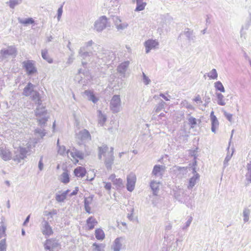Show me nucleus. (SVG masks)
<instances>
[{"label": "nucleus", "instance_id": "1", "mask_svg": "<svg viewBox=\"0 0 251 251\" xmlns=\"http://www.w3.org/2000/svg\"><path fill=\"white\" fill-rule=\"evenodd\" d=\"M100 46L95 44L92 40L85 42L80 47L78 51V55L84 60H88L91 62H96L100 55H98Z\"/></svg>", "mask_w": 251, "mask_h": 251}, {"label": "nucleus", "instance_id": "2", "mask_svg": "<svg viewBox=\"0 0 251 251\" xmlns=\"http://www.w3.org/2000/svg\"><path fill=\"white\" fill-rule=\"evenodd\" d=\"M174 196L175 198L179 201L185 203L188 207L193 208L192 204V200L187 195L185 191L183 189L178 188L175 191Z\"/></svg>", "mask_w": 251, "mask_h": 251}, {"label": "nucleus", "instance_id": "3", "mask_svg": "<svg viewBox=\"0 0 251 251\" xmlns=\"http://www.w3.org/2000/svg\"><path fill=\"white\" fill-rule=\"evenodd\" d=\"M98 55H100V56L97 61L95 62V63L100 62V59L102 60L103 62L107 63L110 61H113L115 58V55L113 51L100 48L98 50Z\"/></svg>", "mask_w": 251, "mask_h": 251}, {"label": "nucleus", "instance_id": "4", "mask_svg": "<svg viewBox=\"0 0 251 251\" xmlns=\"http://www.w3.org/2000/svg\"><path fill=\"white\" fill-rule=\"evenodd\" d=\"M45 251H59L60 245L58 241L54 238L47 239L44 243Z\"/></svg>", "mask_w": 251, "mask_h": 251}, {"label": "nucleus", "instance_id": "5", "mask_svg": "<svg viewBox=\"0 0 251 251\" xmlns=\"http://www.w3.org/2000/svg\"><path fill=\"white\" fill-rule=\"evenodd\" d=\"M17 50L15 47L10 46L6 49H2L0 52V61L7 59L10 56L16 55Z\"/></svg>", "mask_w": 251, "mask_h": 251}, {"label": "nucleus", "instance_id": "6", "mask_svg": "<svg viewBox=\"0 0 251 251\" xmlns=\"http://www.w3.org/2000/svg\"><path fill=\"white\" fill-rule=\"evenodd\" d=\"M121 106V100L120 95H115L112 98L110 108L113 113H118L120 111Z\"/></svg>", "mask_w": 251, "mask_h": 251}, {"label": "nucleus", "instance_id": "7", "mask_svg": "<svg viewBox=\"0 0 251 251\" xmlns=\"http://www.w3.org/2000/svg\"><path fill=\"white\" fill-rule=\"evenodd\" d=\"M22 64L27 75H31L37 73V70L34 61L28 60L24 61Z\"/></svg>", "mask_w": 251, "mask_h": 251}, {"label": "nucleus", "instance_id": "8", "mask_svg": "<svg viewBox=\"0 0 251 251\" xmlns=\"http://www.w3.org/2000/svg\"><path fill=\"white\" fill-rule=\"evenodd\" d=\"M83 156V153L75 148L72 149L70 151L68 152V157L71 158L75 164L78 163V159H82Z\"/></svg>", "mask_w": 251, "mask_h": 251}, {"label": "nucleus", "instance_id": "9", "mask_svg": "<svg viewBox=\"0 0 251 251\" xmlns=\"http://www.w3.org/2000/svg\"><path fill=\"white\" fill-rule=\"evenodd\" d=\"M107 24V19L105 16L100 17L95 23V29L98 32L102 31L106 28Z\"/></svg>", "mask_w": 251, "mask_h": 251}, {"label": "nucleus", "instance_id": "10", "mask_svg": "<svg viewBox=\"0 0 251 251\" xmlns=\"http://www.w3.org/2000/svg\"><path fill=\"white\" fill-rule=\"evenodd\" d=\"M114 148L111 147L110 151L105 154L104 159V164L106 168L108 170H110L112 168V166L113 164L114 160Z\"/></svg>", "mask_w": 251, "mask_h": 251}, {"label": "nucleus", "instance_id": "11", "mask_svg": "<svg viewBox=\"0 0 251 251\" xmlns=\"http://www.w3.org/2000/svg\"><path fill=\"white\" fill-rule=\"evenodd\" d=\"M126 179L127 190L129 192H132L135 188V185L136 181V175L133 173H130L127 176Z\"/></svg>", "mask_w": 251, "mask_h": 251}, {"label": "nucleus", "instance_id": "12", "mask_svg": "<svg viewBox=\"0 0 251 251\" xmlns=\"http://www.w3.org/2000/svg\"><path fill=\"white\" fill-rule=\"evenodd\" d=\"M146 48V52L149 53L151 50L158 48L159 42L156 40L149 39L144 43Z\"/></svg>", "mask_w": 251, "mask_h": 251}, {"label": "nucleus", "instance_id": "13", "mask_svg": "<svg viewBox=\"0 0 251 251\" xmlns=\"http://www.w3.org/2000/svg\"><path fill=\"white\" fill-rule=\"evenodd\" d=\"M125 241L123 237H120L116 238L112 245L111 249L113 251H120L122 248L123 244Z\"/></svg>", "mask_w": 251, "mask_h": 251}, {"label": "nucleus", "instance_id": "14", "mask_svg": "<svg viewBox=\"0 0 251 251\" xmlns=\"http://www.w3.org/2000/svg\"><path fill=\"white\" fill-rule=\"evenodd\" d=\"M0 157L4 161H8L11 159L12 153L6 147H0Z\"/></svg>", "mask_w": 251, "mask_h": 251}, {"label": "nucleus", "instance_id": "15", "mask_svg": "<svg viewBox=\"0 0 251 251\" xmlns=\"http://www.w3.org/2000/svg\"><path fill=\"white\" fill-rule=\"evenodd\" d=\"M171 172L179 177H181L182 176L186 174L187 168L181 167L178 166H175L171 168Z\"/></svg>", "mask_w": 251, "mask_h": 251}, {"label": "nucleus", "instance_id": "16", "mask_svg": "<svg viewBox=\"0 0 251 251\" xmlns=\"http://www.w3.org/2000/svg\"><path fill=\"white\" fill-rule=\"evenodd\" d=\"M166 170V167L163 165H155L153 167L152 175L155 176L161 177Z\"/></svg>", "mask_w": 251, "mask_h": 251}, {"label": "nucleus", "instance_id": "17", "mask_svg": "<svg viewBox=\"0 0 251 251\" xmlns=\"http://www.w3.org/2000/svg\"><path fill=\"white\" fill-rule=\"evenodd\" d=\"M129 61H126L121 63L117 68L118 72L122 77H125L126 72L129 66Z\"/></svg>", "mask_w": 251, "mask_h": 251}, {"label": "nucleus", "instance_id": "18", "mask_svg": "<svg viewBox=\"0 0 251 251\" xmlns=\"http://www.w3.org/2000/svg\"><path fill=\"white\" fill-rule=\"evenodd\" d=\"M77 138L82 141H89L91 140V135L89 132L86 129L80 131L76 134Z\"/></svg>", "mask_w": 251, "mask_h": 251}, {"label": "nucleus", "instance_id": "19", "mask_svg": "<svg viewBox=\"0 0 251 251\" xmlns=\"http://www.w3.org/2000/svg\"><path fill=\"white\" fill-rule=\"evenodd\" d=\"M42 233L44 235L50 236L53 233V231L51 227L49 225V223L46 221H44L42 222Z\"/></svg>", "mask_w": 251, "mask_h": 251}, {"label": "nucleus", "instance_id": "20", "mask_svg": "<svg viewBox=\"0 0 251 251\" xmlns=\"http://www.w3.org/2000/svg\"><path fill=\"white\" fill-rule=\"evenodd\" d=\"M35 85L30 82H28L27 85L24 88L22 93L23 95L28 97L33 94L35 91H34Z\"/></svg>", "mask_w": 251, "mask_h": 251}, {"label": "nucleus", "instance_id": "21", "mask_svg": "<svg viewBox=\"0 0 251 251\" xmlns=\"http://www.w3.org/2000/svg\"><path fill=\"white\" fill-rule=\"evenodd\" d=\"M97 224L98 221L93 216L90 217L86 220V225L89 230L93 229Z\"/></svg>", "mask_w": 251, "mask_h": 251}, {"label": "nucleus", "instance_id": "22", "mask_svg": "<svg viewBox=\"0 0 251 251\" xmlns=\"http://www.w3.org/2000/svg\"><path fill=\"white\" fill-rule=\"evenodd\" d=\"M85 169L83 167H77L74 170V174L76 177H83L86 174Z\"/></svg>", "mask_w": 251, "mask_h": 251}, {"label": "nucleus", "instance_id": "23", "mask_svg": "<svg viewBox=\"0 0 251 251\" xmlns=\"http://www.w3.org/2000/svg\"><path fill=\"white\" fill-rule=\"evenodd\" d=\"M136 3V7L135 9V11H140L144 10L147 3L145 2H143V0H135Z\"/></svg>", "mask_w": 251, "mask_h": 251}, {"label": "nucleus", "instance_id": "24", "mask_svg": "<svg viewBox=\"0 0 251 251\" xmlns=\"http://www.w3.org/2000/svg\"><path fill=\"white\" fill-rule=\"evenodd\" d=\"M108 147L106 145H103L101 147H99V158L101 159L102 155L105 156L107 152H108Z\"/></svg>", "mask_w": 251, "mask_h": 251}, {"label": "nucleus", "instance_id": "25", "mask_svg": "<svg viewBox=\"0 0 251 251\" xmlns=\"http://www.w3.org/2000/svg\"><path fill=\"white\" fill-rule=\"evenodd\" d=\"M200 176L198 174H196L193 177H192L189 181V185L188 188L189 189H192L193 187L195 185L197 180H199Z\"/></svg>", "mask_w": 251, "mask_h": 251}, {"label": "nucleus", "instance_id": "26", "mask_svg": "<svg viewBox=\"0 0 251 251\" xmlns=\"http://www.w3.org/2000/svg\"><path fill=\"white\" fill-rule=\"evenodd\" d=\"M69 191V190H67L62 193L61 194H57L55 196L56 201L59 202H63L66 199L67 195Z\"/></svg>", "mask_w": 251, "mask_h": 251}, {"label": "nucleus", "instance_id": "27", "mask_svg": "<svg viewBox=\"0 0 251 251\" xmlns=\"http://www.w3.org/2000/svg\"><path fill=\"white\" fill-rule=\"evenodd\" d=\"M84 94L87 97L89 100L92 101L93 103H96L98 101V99L94 95L93 93L91 91L86 90Z\"/></svg>", "mask_w": 251, "mask_h": 251}, {"label": "nucleus", "instance_id": "28", "mask_svg": "<svg viewBox=\"0 0 251 251\" xmlns=\"http://www.w3.org/2000/svg\"><path fill=\"white\" fill-rule=\"evenodd\" d=\"M31 99L37 105L40 106L42 104V100L38 92L35 91L31 96Z\"/></svg>", "mask_w": 251, "mask_h": 251}, {"label": "nucleus", "instance_id": "29", "mask_svg": "<svg viewBox=\"0 0 251 251\" xmlns=\"http://www.w3.org/2000/svg\"><path fill=\"white\" fill-rule=\"evenodd\" d=\"M57 146L58 147V153L61 155H65L67 154L68 155V152L70 151V150L66 151V148L64 146H60L59 145V139L57 140Z\"/></svg>", "mask_w": 251, "mask_h": 251}, {"label": "nucleus", "instance_id": "30", "mask_svg": "<svg viewBox=\"0 0 251 251\" xmlns=\"http://www.w3.org/2000/svg\"><path fill=\"white\" fill-rule=\"evenodd\" d=\"M95 237L99 240H102L105 238V234L103 230L101 228H98L95 230Z\"/></svg>", "mask_w": 251, "mask_h": 251}, {"label": "nucleus", "instance_id": "31", "mask_svg": "<svg viewBox=\"0 0 251 251\" xmlns=\"http://www.w3.org/2000/svg\"><path fill=\"white\" fill-rule=\"evenodd\" d=\"M183 34L187 38V39L189 42H191V41H194L195 36L193 35V30H190V29L188 28H186L183 32Z\"/></svg>", "mask_w": 251, "mask_h": 251}, {"label": "nucleus", "instance_id": "32", "mask_svg": "<svg viewBox=\"0 0 251 251\" xmlns=\"http://www.w3.org/2000/svg\"><path fill=\"white\" fill-rule=\"evenodd\" d=\"M18 21L19 23L23 24L25 25L32 24L34 23V20L32 18H28L25 19H23L20 17L18 18Z\"/></svg>", "mask_w": 251, "mask_h": 251}, {"label": "nucleus", "instance_id": "33", "mask_svg": "<svg viewBox=\"0 0 251 251\" xmlns=\"http://www.w3.org/2000/svg\"><path fill=\"white\" fill-rule=\"evenodd\" d=\"M45 112V107L42 105V104L40 106L38 105L35 110V115L36 116L41 117L44 115Z\"/></svg>", "mask_w": 251, "mask_h": 251}, {"label": "nucleus", "instance_id": "34", "mask_svg": "<svg viewBox=\"0 0 251 251\" xmlns=\"http://www.w3.org/2000/svg\"><path fill=\"white\" fill-rule=\"evenodd\" d=\"M23 0H9V1L6 2L10 8L14 9L16 6L22 3Z\"/></svg>", "mask_w": 251, "mask_h": 251}, {"label": "nucleus", "instance_id": "35", "mask_svg": "<svg viewBox=\"0 0 251 251\" xmlns=\"http://www.w3.org/2000/svg\"><path fill=\"white\" fill-rule=\"evenodd\" d=\"M247 172L246 175V179L249 183H251V161L247 165Z\"/></svg>", "mask_w": 251, "mask_h": 251}, {"label": "nucleus", "instance_id": "36", "mask_svg": "<svg viewBox=\"0 0 251 251\" xmlns=\"http://www.w3.org/2000/svg\"><path fill=\"white\" fill-rule=\"evenodd\" d=\"M216 96L217 98V103L219 105L221 106L226 105V102L225 101L224 96L221 93H216Z\"/></svg>", "mask_w": 251, "mask_h": 251}, {"label": "nucleus", "instance_id": "37", "mask_svg": "<svg viewBox=\"0 0 251 251\" xmlns=\"http://www.w3.org/2000/svg\"><path fill=\"white\" fill-rule=\"evenodd\" d=\"M187 120L188 121V124L190 126L191 128H194L197 124V119L191 116L190 114H189Z\"/></svg>", "mask_w": 251, "mask_h": 251}, {"label": "nucleus", "instance_id": "38", "mask_svg": "<svg viewBox=\"0 0 251 251\" xmlns=\"http://www.w3.org/2000/svg\"><path fill=\"white\" fill-rule=\"evenodd\" d=\"M60 180L62 182L66 184L70 181V177L68 173L67 172H64L60 176Z\"/></svg>", "mask_w": 251, "mask_h": 251}, {"label": "nucleus", "instance_id": "39", "mask_svg": "<svg viewBox=\"0 0 251 251\" xmlns=\"http://www.w3.org/2000/svg\"><path fill=\"white\" fill-rule=\"evenodd\" d=\"M42 57L45 60H46L47 62L50 63H51L52 62V59L50 57L48 53V50L46 49L42 50Z\"/></svg>", "mask_w": 251, "mask_h": 251}, {"label": "nucleus", "instance_id": "40", "mask_svg": "<svg viewBox=\"0 0 251 251\" xmlns=\"http://www.w3.org/2000/svg\"><path fill=\"white\" fill-rule=\"evenodd\" d=\"M250 213L251 211L249 208H245L244 209L243 211V215L244 217L243 220L245 223L248 222L249 220Z\"/></svg>", "mask_w": 251, "mask_h": 251}, {"label": "nucleus", "instance_id": "41", "mask_svg": "<svg viewBox=\"0 0 251 251\" xmlns=\"http://www.w3.org/2000/svg\"><path fill=\"white\" fill-rule=\"evenodd\" d=\"M99 124L101 126H103L106 120V117L100 111H99Z\"/></svg>", "mask_w": 251, "mask_h": 251}, {"label": "nucleus", "instance_id": "42", "mask_svg": "<svg viewBox=\"0 0 251 251\" xmlns=\"http://www.w3.org/2000/svg\"><path fill=\"white\" fill-rule=\"evenodd\" d=\"M211 130L213 132H216V129L218 126L219 122L216 117H214L213 119L211 120Z\"/></svg>", "mask_w": 251, "mask_h": 251}, {"label": "nucleus", "instance_id": "43", "mask_svg": "<svg viewBox=\"0 0 251 251\" xmlns=\"http://www.w3.org/2000/svg\"><path fill=\"white\" fill-rule=\"evenodd\" d=\"M165 104V102L163 101L162 100H161L160 102L158 103L154 107V111L155 113H158L164 108Z\"/></svg>", "mask_w": 251, "mask_h": 251}, {"label": "nucleus", "instance_id": "44", "mask_svg": "<svg viewBox=\"0 0 251 251\" xmlns=\"http://www.w3.org/2000/svg\"><path fill=\"white\" fill-rule=\"evenodd\" d=\"M93 251H102L104 248V245L102 244H97L95 243L92 245Z\"/></svg>", "mask_w": 251, "mask_h": 251}, {"label": "nucleus", "instance_id": "45", "mask_svg": "<svg viewBox=\"0 0 251 251\" xmlns=\"http://www.w3.org/2000/svg\"><path fill=\"white\" fill-rule=\"evenodd\" d=\"M214 87L216 90L220 91L221 92H225V88L220 81H217L214 83Z\"/></svg>", "mask_w": 251, "mask_h": 251}, {"label": "nucleus", "instance_id": "46", "mask_svg": "<svg viewBox=\"0 0 251 251\" xmlns=\"http://www.w3.org/2000/svg\"><path fill=\"white\" fill-rule=\"evenodd\" d=\"M150 186L151 189L153 191L154 194L156 195V193L158 190L159 183L153 181L151 183Z\"/></svg>", "mask_w": 251, "mask_h": 251}, {"label": "nucleus", "instance_id": "47", "mask_svg": "<svg viewBox=\"0 0 251 251\" xmlns=\"http://www.w3.org/2000/svg\"><path fill=\"white\" fill-rule=\"evenodd\" d=\"M208 76L212 79H217L218 74L215 69H213L207 75Z\"/></svg>", "mask_w": 251, "mask_h": 251}, {"label": "nucleus", "instance_id": "48", "mask_svg": "<svg viewBox=\"0 0 251 251\" xmlns=\"http://www.w3.org/2000/svg\"><path fill=\"white\" fill-rule=\"evenodd\" d=\"M1 226H0V238L5 236V230L6 226L4 224L2 221L1 222Z\"/></svg>", "mask_w": 251, "mask_h": 251}, {"label": "nucleus", "instance_id": "49", "mask_svg": "<svg viewBox=\"0 0 251 251\" xmlns=\"http://www.w3.org/2000/svg\"><path fill=\"white\" fill-rule=\"evenodd\" d=\"M113 184L117 188H122L124 187L123 180L120 178H117L116 180H114V181L113 182Z\"/></svg>", "mask_w": 251, "mask_h": 251}, {"label": "nucleus", "instance_id": "50", "mask_svg": "<svg viewBox=\"0 0 251 251\" xmlns=\"http://www.w3.org/2000/svg\"><path fill=\"white\" fill-rule=\"evenodd\" d=\"M28 152V150L25 148H20V154L21 155V158L24 159L26 157L27 153Z\"/></svg>", "mask_w": 251, "mask_h": 251}, {"label": "nucleus", "instance_id": "51", "mask_svg": "<svg viewBox=\"0 0 251 251\" xmlns=\"http://www.w3.org/2000/svg\"><path fill=\"white\" fill-rule=\"evenodd\" d=\"M233 152V151H232V153L230 154H229V153H227V154L226 155V157L225 160L224 161V168L226 167V166H227L228 162L230 160V159L232 156Z\"/></svg>", "mask_w": 251, "mask_h": 251}, {"label": "nucleus", "instance_id": "52", "mask_svg": "<svg viewBox=\"0 0 251 251\" xmlns=\"http://www.w3.org/2000/svg\"><path fill=\"white\" fill-rule=\"evenodd\" d=\"M6 245L5 239H2L0 241V251H6Z\"/></svg>", "mask_w": 251, "mask_h": 251}, {"label": "nucleus", "instance_id": "53", "mask_svg": "<svg viewBox=\"0 0 251 251\" xmlns=\"http://www.w3.org/2000/svg\"><path fill=\"white\" fill-rule=\"evenodd\" d=\"M128 25L127 23L126 22H125V23H121L119 24V25H117V27H116V28L118 30H124L128 26Z\"/></svg>", "mask_w": 251, "mask_h": 251}, {"label": "nucleus", "instance_id": "54", "mask_svg": "<svg viewBox=\"0 0 251 251\" xmlns=\"http://www.w3.org/2000/svg\"><path fill=\"white\" fill-rule=\"evenodd\" d=\"M193 218L192 217H189L187 222L185 223V225L182 227L183 230L186 229L192 223Z\"/></svg>", "mask_w": 251, "mask_h": 251}, {"label": "nucleus", "instance_id": "55", "mask_svg": "<svg viewBox=\"0 0 251 251\" xmlns=\"http://www.w3.org/2000/svg\"><path fill=\"white\" fill-rule=\"evenodd\" d=\"M93 199V196H90L87 198H86L84 200V205H90Z\"/></svg>", "mask_w": 251, "mask_h": 251}, {"label": "nucleus", "instance_id": "56", "mask_svg": "<svg viewBox=\"0 0 251 251\" xmlns=\"http://www.w3.org/2000/svg\"><path fill=\"white\" fill-rule=\"evenodd\" d=\"M179 241L178 239H176L175 243H172L171 246L169 248V250H171V249L173 248L171 251H177V247L178 245V242Z\"/></svg>", "mask_w": 251, "mask_h": 251}, {"label": "nucleus", "instance_id": "57", "mask_svg": "<svg viewBox=\"0 0 251 251\" xmlns=\"http://www.w3.org/2000/svg\"><path fill=\"white\" fill-rule=\"evenodd\" d=\"M224 115L225 117L227 119V120L230 122H232V114H230L226 112V111H224Z\"/></svg>", "mask_w": 251, "mask_h": 251}, {"label": "nucleus", "instance_id": "58", "mask_svg": "<svg viewBox=\"0 0 251 251\" xmlns=\"http://www.w3.org/2000/svg\"><path fill=\"white\" fill-rule=\"evenodd\" d=\"M35 132L38 133L42 138L46 135L45 130L40 128H37L35 129Z\"/></svg>", "mask_w": 251, "mask_h": 251}, {"label": "nucleus", "instance_id": "59", "mask_svg": "<svg viewBox=\"0 0 251 251\" xmlns=\"http://www.w3.org/2000/svg\"><path fill=\"white\" fill-rule=\"evenodd\" d=\"M47 121V118L44 116L42 118H39L38 119L39 124L41 126H44L46 124V122Z\"/></svg>", "mask_w": 251, "mask_h": 251}, {"label": "nucleus", "instance_id": "60", "mask_svg": "<svg viewBox=\"0 0 251 251\" xmlns=\"http://www.w3.org/2000/svg\"><path fill=\"white\" fill-rule=\"evenodd\" d=\"M22 156H21V155L20 154V153L18 154H16L13 158V160L15 161H17L18 163H19L21 162V160L24 159V158H21Z\"/></svg>", "mask_w": 251, "mask_h": 251}, {"label": "nucleus", "instance_id": "61", "mask_svg": "<svg viewBox=\"0 0 251 251\" xmlns=\"http://www.w3.org/2000/svg\"><path fill=\"white\" fill-rule=\"evenodd\" d=\"M143 82L145 85H148L151 82V80L144 73H143Z\"/></svg>", "mask_w": 251, "mask_h": 251}, {"label": "nucleus", "instance_id": "62", "mask_svg": "<svg viewBox=\"0 0 251 251\" xmlns=\"http://www.w3.org/2000/svg\"><path fill=\"white\" fill-rule=\"evenodd\" d=\"M63 13V5H61L57 10V19L58 21L60 20L61 15Z\"/></svg>", "mask_w": 251, "mask_h": 251}, {"label": "nucleus", "instance_id": "63", "mask_svg": "<svg viewBox=\"0 0 251 251\" xmlns=\"http://www.w3.org/2000/svg\"><path fill=\"white\" fill-rule=\"evenodd\" d=\"M116 27H117V25H119L121 23V20L119 17L116 16L113 19Z\"/></svg>", "mask_w": 251, "mask_h": 251}, {"label": "nucleus", "instance_id": "64", "mask_svg": "<svg viewBox=\"0 0 251 251\" xmlns=\"http://www.w3.org/2000/svg\"><path fill=\"white\" fill-rule=\"evenodd\" d=\"M193 100L195 101L197 103H202L201 98L199 95H198L197 96H196V97L193 99Z\"/></svg>", "mask_w": 251, "mask_h": 251}]
</instances>
